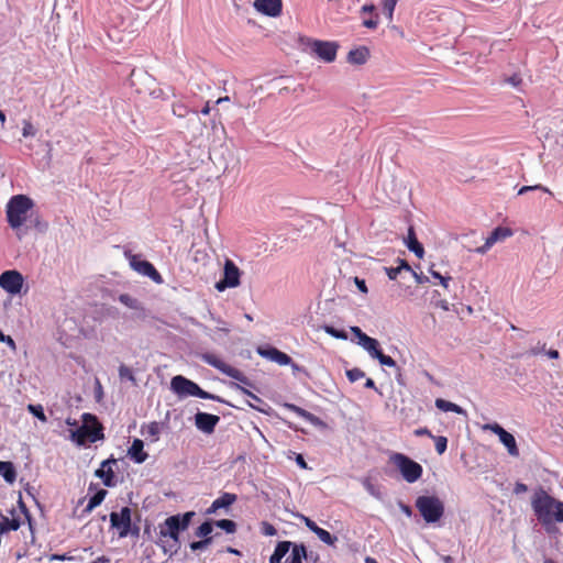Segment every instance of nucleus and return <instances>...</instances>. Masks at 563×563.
Masks as SVG:
<instances>
[{
	"label": "nucleus",
	"mask_w": 563,
	"mask_h": 563,
	"mask_svg": "<svg viewBox=\"0 0 563 563\" xmlns=\"http://www.w3.org/2000/svg\"><path fill=\"white\" fill-rule=\"evenodd\" d=\"M33 207L34 203L32 199L24 195L13 196L7 205L8 222L10 227L16 231L19 239H21L31 227L38 228L41 224Z\"/></svg>",
	"instance_id": "obj_1"
},
{
	"label": "nucleus",
	"mask_w": 563,
	"mask_h": 563,
	"mask_svg": "<svg viewBox=\"0 0 563 563\" xmlns=\"http://www.w3.org/2000/svg\"><path fill=\"white\" fill-rule=\"evenodd\" d=\"M563 503L554 499L547 492L540 489L532 498V508L541 525L551 531V528L556 522V515L561 511Z\"/></svg>",
	"instance_id": "obj_2"
},
{
	"label": "nucleus",
	"mask_w": 563,
	"mask_h": 563,
	"mask_svg": "<svg viewBox=\"0 0 563 563\" xmlns=\"http://www.w3.org/2000/svg\"><path fill=\"white\" fill-rule=\"evenodd\" d=\"M363 265L368 273L367 277L372 279L388 278L394 280L398 276L401 278H408L409 276L418 278L416 272H413L409 264L402 260L399 261V264L396 267H388L384 265L382 261L375 258L366 260Z\"/></svg>",
	"instance_id": "obj_3"
},
{
	"label": "nucleus",
	"mask_w": 563,
	"mask_h": 563,
	"mask_svg": "<svg viewBox=\"0 0 563 563\" xmlns=\"http://www.w3.org/2000/svg\"><path fill=\"white\" fill-rule=\"evenodd\" d=\"M211 269L222 268V277L219 282H240V278L260 279L264 278L263 269L260 266L247 265L240 267L233 260L224 257L223 262L209 261Z\"/></svg>",
	"instance_id": "obj_4"
},
{
	"label": "nucleus",
	"mask_w": 563,
	"mask_h": 563,
	"mask_svg": "<svg viewBox=\"0 0 563 563\" xmlns=\"http://www.w3.org/2000/svg\"><path fill=\"white\" fill-rule=\"evenodd\" d=\"M84 424L71 431L70 438L78 445H85L87 442L95 443L104 439L103 427L97 417L91 413L82 415Z\"/></svg>",
	"instance_id": "obj_5"
},
{
	"label": "nucleus",
	"mask_w": 563,
	"mask_h": 563,
	"mask_svg": "<svg viewBox=\"0 0 563 563\" xmlns=\"http://www.w3.org/2000/svg\"><path fill=\"white\" fill-rule=\"evenodd\" d=\"M389 463L399 471L407 483H415L422 476V466L404 453L396 452L390 454Z\"/></svg>",
	"instance_id": "obj_6"
},
{
	"label": "nucleus",
	"mask_w": 563,
	"mask_h": 563,
	"mask_svg": "<svg viewBox=\"0 0 563 563\" xmlns=\"http://www.w3.org/2000/svg\"><path fill=\"white\" fill-rule=\"evenodd\" d=\"M214 166L222 174L238 173L240 168V157L236 151L229 145H220L213 151L211 156Z\"/></svg>",
	"instance_id": "obj_7"
},
{
	"label": "nucleus",
	"mask_w": 563,
	"mask_h": 563,
	"mask_svg": "<svg viewBox=\"0 0 563 563\" xmlns=\"http://www.w3.org/2000/svg\"><path fill=\"white\" fill-rule=\"evenodd\" d=\"M416 508L428 523L439 521L444 514V504L437 496H419L416 499Z\"/></svg>",
	"instance_id": "obj_8"
},
{
	"label": "nucleus",
	"mask_w": 563,
	"mask_h": 563,
	"mask_svg": "<svg viewBox=\"0 0 563 563\" xmlns=\"http://www.w3.org/2000/svg\"><path fill=\"white\" fill-rule=\"evenodd\" d=\"M170 387L173 391L179 396H195L202 399L222 401L220 397L209 394L208 391L201 389L196 383L187 379L181 375H177L172 378Z\"/></svg>",
	"instance_id": "obj_9"
},
{
	"label": "nucleus",
	"mask_w": 563,
	"mask_h": 563,
	"mask_svg": "<svg viewBox=\"0 0 563 563\" xmlns=\"http://www.w3.org/2000/svg\"><path fill=\"white\" fill-rule=\"evenodd\" d=\"M123 255L129 262L132 271L140 276L151 279L152 282H162V277L152 263L144 260L141 254H134L128 247H124Z\"/></svg>",
	"instance_id": "obj_10"
},
{
	"label": "nucleus",
	"mask_w": 563,
	"mask_h": 563,
	"mask_svg": "<svg viewBox=\"0 0 563 563\" xmlns=\"http://www.w3.org/2000/svg\"><path fill=\"white\" fill-rule=\"evenodd\" d=\"M339 44L336 42L308 38L305 42V51L317 56L324 63H332L336 58Z\"/></svg>",
	"instance_id": "obj_11"
},
{
	"label": "nucleus",
	"mask_w": 563,
	"mask_h": 563,
	"mask_svg": "<svg viewBox=\"0 0 563 563\" xmlns=\"http://www.w3.org/2000/svg\"><path fill=\"white\" fill-rule=\"evenodd\" d=\"M201 358L207 364L219 369L222 374L242 383L245 386L254 387V384L240 369L227 364L216 354L206 353L201 356Z\"/></svg>",
	"instance_id": "obj_12"
},
{
	"label": "nucleus",
	"mask_w": 563,
	"mask_h": 563,
	"mask_svg": "<svg viewBox=\"0 0 563 563\" xmlns=\"http://www.w3.org/2000/svg\"><path fill=\"white\" fill-rule=\"evenodd\" d=\"M132 511L129 507H123L119 512L112 511L110 514L111 528L118 531L119 538H125L130 533L137 534L139 528L132 531Z\"/></svg>",
	"instance_id": "obj_13"
},
{
	"label": "nucleus",
	"mask_w": 563,
	"mask_h": 563,
	"mask_svg": "<svg viewBox=\"0 0 563 563\" xmlns=\"http://www.w3.org/2000/svg\"><path fill=\"white\" fill-rule=\"evenodd\" d=\"M257 354L262 357H265L272 362L277 363L278 365H289L291 364L294 368H297V365L292 363L291 357L279 351L273 346H258L256 350Z\"/></svg>",
	"instance_id": "obj_14"
},
{
	"label": "nucleus",
	"mask_w": 563,
	"mask_h": 563,
	"mask_svg": "<svg viewBox=\"0 0 563 563\" xmlns=\"http://www.w3.org/2000/svg\"><path fill=\"white\" fill-rule=\"evenodd\" d=\"M219 421V416L207 412H197L195 416L196 427L207 434H211L214 431Z\"/></svg>",
	"instance_id": "obj_15"
},
{
	"label": "nucleus",
	"mask_w": 563,
	"mask_h": 563,
	"mask_svg": "<svg viewBox=\"0 0 563 563\" xmlns=\"http://www.w3.org/2000/svg\"><path fill=\"white\" fill-rule=\"evenodd\" d=\"M117 460L111 457L104 460L100 467L95 472V475L102 479L104 486L112 487L115 485L114 472L112 470V464H115Z\"/></svg>",
	"instance_id": "obj_16"
},
{
	"label": "nucleus",
	"mask_w": 563,
	"mask_h": 563,
	"mask_svg": "<svg viewBox=\"0 0 563 563\" xmlns=\"http://www.w3.org/2000/svg\"><path fill=\"white\" fill-rule=\"evenodd\" d=\"M179 515H174L168 517L164 523L161 526L159 533L162 537H169L174 541H178L179 531L181 530L179 523Z\"/></svg>",
	"instance_id": "obj_17"
},
{
	"label": "nucleus",
	"mask_w": 563,
	"mask_h": 563,
	"mask_svg": "<svg viewBox=\"0 0 563 563\" xmlns=\"http://www.w3.org/2000/svg\"><path fill=\"white\" fill-rule=\"evenodd\" d=\"M254 8L268 16H278L282 12V0H255Z\"/></svg>",
	"instance_id": "obj_18"
},
{
	"label": "nucleus",
	"mask_w": 563,
	"mask_h": 563,
	"mask_svg": "<svg viewBox=\"0 0 563 563\" xmlns=\"http://www.w3.org/2000/svg\"><path fill=\"white\" fill-rule=\"evenodd\" d=\"M236 501V495L232 493H223L208 508L207 514H213L220 508H228Z\"/></svg>",
	"instance_id": "obj_19"
},
{
	"label": "nucleus",
	"mask_w": 563,
	"mask_h": 563,
	"mask_svg": "<svg viewBox=\"0 0 563 563\" xmlns=\"http://www.w3.org/2000/svg\"><path fill=\"white\" fill-rule=\"evenodd\" d=\"M369 57V51L365 46H360L357 48L351 49L347 54V62L352 65H363L367 62Z\"/></svg>",
	"instance_id": "obj_20"
},
{
	"label": "nucleus",
	"mask_w": 563,
	"mask_h": 563,
	"mask_svg": "<svg viewBox=\"0 0 563 563\" xmlns=\"http://www.w3.org/2000/svg\"><path fill=\"white\" fill-rule=\"evenodd\" d=\"M308 555L309 552L307 551L305 544L295 543L292 545L289 556L286 559V563H305L307 561Z\"/></svg>",
	"instance_id": "obj_21"
},
{
	"label": "nucleus",
	"mask_w": 563,
	"mask_h": 563,
	"mask_svg": "<svg viewBox=\"0 0 563 563\" xmlns=\"http://www.w3.org/2000/svg\"><path fill=\"white\" fill-rule=\"evenodd\" d=\"M407 247L416 254L417 257L422 258L424 255V249L416 238V233L412 227L408 230V236L405 241Z\"/></svg>",
	"instance_id": "obj_22"
},
{
	"label": "nucleus",
	"mask_w": 563,
	"mask_h": 563,
	"mask_svg": "<svg viewBox=\"0 0 563 563\" xmlns=\"http://www.w3.org/2000/svg\"><path fill=\"white\" fill-rule=\"evenodd\" d=\"M144 444L143 441L140 439H135L129 449V455L131 459H133L136 463H143L147 459V453L144 452Z\"/></svg>",
	"instance_id": "obj_23"
},
{
	"label": "nucleus",
	"mask_w": 563,
	"mask_h": 563,
	"mask_svg": "<svg viewBox=\"0 0 563 563\" xmlns=\"http://www.w3.org/2000/svg\"><path fill=\"white\" fill-rule=\"evenodd\" d=\"M512 235V230L505 227H497L493 230L490 235L487 238V246H493L495 243L504 241L505 239Z\"/></svg>",
	"instance_id": "obj_24"
},
{
	"label": "nucleus",
	"mask_w": 563,
	"mask_h": 563,
	"mask_svg": "<svg viewBox=\"0 0 563 563\" xmlns=\"http://www.w3.org/2000/svg\"><path fill=\"white\" fill-rule=\"evenodd\" d=\"M357 344H360L364 350H366L373 358H375V356L380 351L378 347V341L368 335H363L361 341H357Z\"/></svg>",
	"instance_id": "obj_25"
},
{
	"label": "nucleus",
	"mask_w": 563,
	"mask_h": 563,
	"mask_svg": "<svg viewBox=\"0 0 563 563\" xmlns=\"http://www.w3.org/2000/svg\"><path fill=\"white\" fill-rule=\"evenodd\" d=\"M21 527V521L19 518H9L7 516L0 515V532L5 533L9 531H16Z\"/></svg>",
	"instance_id": "obj_26"
},
{
	"label": "nucleus",
	"mask_w": 563,
	"mask_h": 563,
	"mask_svg": "<svg viewBox=\"0 0 563 563\" xmlns=\"http://www.w3.org/2000/svg\"><path fill=\"white\" fill-rule=\"evenodd\" d=\"M0 475L5 482L12 484L16 479V472L12 462L0 461Z\"/></svg>",
	"instance_id": "obj_27"
},
{
	"label": "nucleus",
	"mask_w": 563,
	"mask_h": 563,
	"mask_svg": "<svg viewBox=\"0 0 563 563\" xmlns=\"http://www.w3.org/2000/svg\"><path fill=\"white\" fill-rule=\"evenodd\" d=\"M499 440L507 448L508 453L510 455H512V456H518L519 455V450H518V446H517V443H516V439H515V437L511 433H509L508 431H505L499 437Z\"/></svg>",
	"instance_id": "obj_28"
},
{
	"label": "nucleus",
	"mask_w": 563,
	"mask_h": 563,
	"mask_svg": "<svg viewBox=\"0 0 563 563\" xmlns=\"http://www.w3.org/2000/svg\"><path fill=\"white\" fill-rule=\"evenodd\" d=\"M162 431V426L157 421L150 422L144 429L143 434L151 442H157L159 440V434Z\"/></svg>",
	"instance_id": "obj_29"
},
{
	"label": "nucleus",
	"mask_w": 563,
	"mask_h": 563,
	"mask_svg": "<svg viewBox=\"0 0 563 563\" xmlns=\"http://www.w3.org/2000/svg\"><path fill=\"white\" fill-rule=\"evenodd\" d=\"M435 407L444 412H455V413H459V415H462L464 413V409L462 407H460L459 405L454 404V402H451V401H448L445 399H442V398H437L435 399Z\"/></svg>",
	"instance_id": "obj_30"
},
{
	"label": "nucleus",
	"mask_w": 563,
	"mask_h": 563,
	"mask_svg": "<svg viewBox=\"0 0 563 563\" xmlns=\"http://www.w3.org/2000/svg\"><path fill=\"white\" fill-rule=\"evenodd\" d=\"M107 495V490L106 489H99L90 499H89V503L87 505V507L85 508V512L86 514H89L90 511H92V509H95L97 506H99L104 497Z\"/></svg>",
	"instance_id": "obj_31"
},
{
	"label": "nucleus",
	"mask_w": 563,
	"mask_h": 563,
	"mask_svg": "<svg viewBox=\"0 0 563 563\" xmlns=\"http://www.w3.org/2000/svg\"><path fill=\"white\" fill-rule=\"evenodd\" d=\"M24 282L23 276L18 271H5L0 275V283H19Z\"/></svg>",
	"instance_id": "obj_32"
},
{
	"label": "nucleus",
	"mask_w": 563,
	"mask_h": 563,
	"mask_svg": "<svg viewBox=\"0 0 563 563\" xmlns=\"http://www.w3.org/2000/svg\"><path fill=\"white\" fill-rule=\"evenodd\" d=\"M314 534L322 541L324 542L325 544L328 545H334L335 542L338 541V538L335 536H332L329 531L322 529V528H319Z\"/></svg>",
	"instance_id": "obj_33"
},
{
	"label": "nucleus",
	"mask_w": 563,
	"mask_h": 563,
	"mask_svg": "<svg viewBox=\"0 0 563 563\" xmlns=\"http://www.w3.org/2000/svg\"><path fill=\"white\" fill-rule=\"evenodd\" d=\"M0 286L10 295L20 294L22 290L27 291V284H0Z\"/></svg>",
	"instance_id": "obj_34"
},
{
	"label": "nucleus",
	"mask_w": 563,
	"mask_h": 563,
	"mask_svg": "<svg viewBox=\"0 0 563 563\" xmlns=\"http://www.w3.org/2000/svg\"><path fill=\"white\" fill-rule=\"evenodd\" d=\"M26 408H27V411L30 413H32L34 417H36L40 421H42V422L47 421V417L44 413V409H43L42 405L29 404Z\"/></svg>",
	"instance_id": "obj_35"
},
{
	"label": "nucleus",
	"mask_w": 563,
	"mask_h": 563,
	"mask_svg": "<svg viewBox=\"0 0 563 563\" xmlns=\"http://www.w3.org/2000/svg\"><path fill=\"white\" fill-rule=\"evenodd\" d=\"M119 300L126 307L131 308V309H135V310H141L143 309L140 301L135 298H132L131 296L126 295V294H123V295H120L119 297Z\"/></svg>",
	"instance_id": "obj_36"
},
{
	"label": "nucleus",
	"mask_w": 563,
	"mask_h": 563,
	"mask_svg": "<svg viewBox=\"0 0 563 563\" xmlns=\"http://www.w3.org/2000/svg\"><path fill=\"white\" fill-rule=\"evenodd\" d=\"M295 543L290 541H279L274 550V553L282 559L292 549Z\"/></svg>",
	"instance_id": "obj_37"
},
{
	"label": "nucleus",
	"mask_w": 563,
	"mask_h": 563,
	"mask_svg": "<svg viewBox=\"0 0 563 563\" xmlns=\"http://www.w3.org/2000/svg\"><path fill=\"white\" fill-rule=\"evenodd\" d=\"M397 2V0H382L383 11L389 22L393 21V14Z\"/></svg>",
	"instance_id": "obj_38"
},
{
	"label": "nucleus",
	"mask_w": 563,
	"mask_h": 563,
	"mask_svg": "<svg viewBox=\"0 0 563 563\" xmlns=\"http://www.w3.org/2000/svg\"><path fill=\"white\" fill-rule=\"evenodd\" d=\"M213 530V526H212V522L211 521H205L203 523H201L195 534L198 537V538H210L209 534L212 532Z\"/></svg>",
	"instance_id": "obj_39"
},
{
	"label": "nucleus",
	"mask_w": 563,
	"mask_h": 563,
	"mask_svg": "<svg viewBox=\"0 0 563 563\" xmlns=\"http://www.w3.org/2000/svg\"><path fill=\"white\" fill-rule=\"evenodd\" d=\"M429 273L431 276L435 279H439V282H450L453 279L451 275L445 271L443 274L441 271L437 269V265H431L429 268Z\"/></svg>",
	"instance_id": "obj_40"
},
{
	"label": "nucleus",
	"mask_w": 563,
	"mask_h": 563,
	"mask_svg": "<svg viewBox=\"0 0 563 563\" xmlns=\"http://www.w3.org/2000/svg\"><path fill=\"white\" fill-rule=\"evenodd\" d=\"M216 525L227 533H234L236 531V523L230 519L218 520Z\"/></svg>",
	"instance_id": "obj_41"
},
{
	"label": "nucleus",
	"mask_w": 563,
	"mask_h": 563,
	"mask_svg": "<svg viewBox=\"0 0 563 563\" xmlns=\"http://www.w3.org/2000/svg\"><path fill=\"white\" fill-rule=\"evenodd\" d=\"M435 442V451L438 454H443L448 448V439L443 435L432 438Z\"/></svg>",
	"instance_id": "obj_42"
},
{
	"label": "nucleus",
	"mask_w": 563,
	"mask_h": 563,
	"mask_svg": "<svg viewBox=\"0 0 563 563\" xmlns=\"http://www.w3.org/2000/svg\"><path fill=\"white\" fill-rule=\"evenodd\" d=\"M22 135L23 137H32L36 134L35 126L29 120H23Z\"/></svg>",
	"instance_id": "obj_43"
},
{
	"label": "nucleus",
	"mask_w": 563,
	"mask_h": 563,
	"mask_svg": "<svg viewBox=\"0 0 563 563\" xmlns=\"http://www.w3.org/2000/svg\"><path fill=\"white\" fill-rule=\"evenodd\" d=\"M379 361L382 365L388 366V367H395L397 364L393 357L389 355H385L382 350L378 352V354L375 356Z\"/></svg>",
	"instance_id": "obj_44"
},
{
	"label": "nucleus",
	"mask_w": 563,
	"mask_h": 563,
	"mask_svg": "<svg viewBox=\"0 0 563 563\" xmlns=\"http://www.w3.org/2000/svg\"><path fill=\"white\" fill-rule=\"evenodd\" d=\"M346 376L351 383H354L363 378L365 376V373L362 369L354 367L352 369L346 371Z\"/></svg>",
	"instance_id": "obj_45"
},
{
	"label": "nucleus",
	"mask_w": 563,
	"mask_h": 563,
	"mask_svg": "<svg viewBox=\"0 0 563 563\" xmlns=\"http://www.w3.org/2000/svg\"><path fill=\"white\" fill-rule=\"evenodd\" d=\"M232 387H234L235 389L240 390L244 395L249 396L252 400H254V401H256L258 404L263 402V400L257 395H255L254 393H252L251 390H249L244 386H241L240 384L233 383Z\"/></svg>",
	"instance_id": "obj_46"
},
{
	"label": "nucleus",
	"mask_w": 563,
	"mask_h": 563,
	"mask_svg": "<svg viewBox=\"0 0 563 563\" xmlns=\"http://www.w3.org/2000/svg\"><path fill=\"white\" fill-rule=\"evenodd\" d=\"M504 81L515 88H519L522 85V77L520 74H514L511 76H506Z\"/></svg>",
	"instance_id": "obj_47"
},
{
	"label": "nucleus",
	"mask_w": 563,
	"mask_h": 563,
	"mask_svg": "<svg viewBox=\"0 0 563 563\" xmlns=\"http://www.w3.org/2000/svg\"><path fill=\"white\" fill-rule=\"evenodd\" d=\"M532 190H542L544 192H548L549 195H552L551 190L542 185H534V186H522L519 190H518V195H525L526 192L528 191H532Z\"/></svg>",
	"instance_id": "obj_48"
},
{
	"label": "nucleus",
	"mask_w": 563,
	"mask_h": 563,
	"mask_svg": "<svg viewBox=\"0 0 563 563\" xmlns=\"http://www.w3.org/2000/svg\"><path fill=\"white\" fill-rule=\"evenodd\" d=\"M211 542H212V538H203L200 541L191 542L190 543V549L192 551L202 550V549H206L209 544H211Z\"/></svg>",
	"instance_id": "obj_49"
},
{
	"label": "nucleus",
	"mask_w": 563,
	"mask_h": 563,
	"mask_svg": "<svg viewBox=\"0 0 563 563\" xmlns=\"http://www.w3.org/2000/svg\"><path fill=\"white\" fill-rule=\"evenodd\" d=\"M194 516H195L194 511H188V512L184 514L183 516L179 515L178 523H179L181 530H186L189 527L191 518Z\"/></svg>",
	"instance_id": "obj_50"
},
{
	"label": "nucleus",
	"mask_w": 563,
	"mask_h": 563,
	"mask_svg": "<svg viewBox=\"0 0 563 563\" xmlns=\"http://www.w3.org/2000/svg\"><path fill=\"white\" fill-rule=\"evenodd\" d=\"M194 260H195L196 262H198V261H206V262L203 263V265H205L207 268H211V265L209 264V261H213V260H212V258H210V257L208 256V254H207L206 252H203V251H196V252H195V255H194Z\"/></svg>",
	"instance_id": "obj_51"
},
{
	"label": "nucleus",
	"mask_w": 563,
	"mask_h": 563,
	"mask_svg": "<svg viewBox=\"0 0 563 563\" xmlns=\"http://www.w3.org/2000/svg\"><path fill=\"white\" fill-rule=\"evenodd\" d=\"M324 330H325V332H327L328 334L332 335L333 338H336V339H344V340L347 338V335H346V333H345L344 331L336 330V329H334V328H333V327H331V325H327V327L324 328Z\"/></svg>",
	"instance_id": "obj_52"
},
{
	"label": "nucleus",
	"mask_w": 563,
	"mask_h": 563,
	"mask_svg": "<svg viewBox=\"0 0 563 563\" xmlns=\"http://www.w3.org/2000/svg\"><path fill=\"white\" fill-rule=\"evenodd\" d=\"M119 375H120L121 378H128V379H130L132 382L135 380L133 372L131 371V368H129L125 365H121L119 367Z\"/></svg>",
	"instance_id": "obj_53"
},
{
	"label": "nucleus",
	"mask_w": 563,
	"mask_h": 563,
	"mask_svg": "<svg viewBox=\"0 0 563 563\" xmlns=\"http://www.w3.org/2000/svg\"><path fill=\"white\" fill-rule=\"evenodd\" d=\"M262 530L265 536H269V537L275 536L277 533L276 528L268 522H263Z\"/></svg>",
	"instance_id": "obj_54"
},
{
	"label": "nucleus",
	"mask_w": 563,
	"mask_h": 563,
	"mask_svg": "<svg viewBox=\"0 0 563 563\" xmlns=\"http://www.w3.org/2000/svg\"><path fill=\"white\" fill-rule=\"evenodd\" d=\"M485 429H488L490 430L492 432H494L495 434H497L498 437H500L506 430L499 426L498 423H493V424H486L485 426Z\"/></svg>",
	"instance_id": "obj_55"
},
{
	"label": "nucleus",
	"mask_w": 563,
	"mask_h": 563,
	"mask_svg": "<svg viewBox=\"0 0 563 563\" xmlns=\"http://www.w3.org/2000/svg\"><path fill=\"white\" fill-rule=\"evenodd\" d=\"M305 563H324L321 561L319 553L310 551Z\"/></svg>",
	"instance_id": "obj_56"
},
{
	"label": "nucleus",
	"mask_w": 563,
	"mask_h": 563,
	"mask_svg": "<svg viewBox=\"0 0 563 563\" xmlns=\"http://www.w3.org/2000/svg\"><path fill=\"white\" fill-rule=\"evenodd\" d=\"M306 527L313 533L320 528L313 520L308 517H303Z\"/></svg>",
	"instance_id": "obj_57"
},
{
	"label": "nucleus",
	"mask_w": 563,
	"mask_h": 563,
	"mask_svg": "<svg viewBox=\"0 0 563 563\" xmlns=\"http://www.w3.org/2000/svg\"><path fill=\"white\" fill-rule=\"evenodd\" d=\"M544 350H545V343H542V344H541V343L539 342V343H538V345H537V346H534V347H532L528 353H529L530 355H538V354H540V353L544 352Z\"/></svg>",
	"instance_id": "obj_58"
},
{
	"label": "nucleus",
	"mask_w": 563,
	"mask_h": 563,
	"mask_svg": "<svg viewBox=\"0 0 563 563\" xmlns=\"http://www.w3.org/2000/svg\"><path fill=\"white\" fill-rule=\"evenodd\" d=\"M415 434L417 437L427 435L429 438H434V435L431 433V431L428 428H419L415 430Z\"/></svg>",
	"instance_id": "obj_59"
},
{
	"label": "nucleus",
	"mask_w": 563,
	"mask_h": 563,
	"mask_svg": "<svg viewBox=\"0 0 563 563\" xmlns=\"http://www.w3.org/2000/svg\"><path fill=\"white\" fill-rule=\"evenodd\" d=\"M363 25L367 29H376L378 25L377 16L375 19L365 20Z\"/></svg>",
	"instance_id": "obj_60"
},
{
	"label": "nucleus",
	"mask_w": 563,
	"mask_h": 563,
	"mask_svg": "<svg viewBox=\"0 0 563 563\" xmlns=\"http://www.w3.org/2000/svg\"><path fill=\"white\" fill-rule=\"evenodd\" d=\"M351 331L357 338L358 341H361L363 335H367L358 327H352Z\"/></svg>",
	"instance_id": "obj_61"
},
{
	"label": "nucleus",
	"mask_w": 563,
	"mask_h": 563,
	"mask_svg": "<svg viewBox=\"0 0 563 563\" xmlns=\"http://www.w3.org/2000/svg\"><path fill=\"white\" fill-rule=\"evenodd\" d=\"M3 343H5L13 351L16 349L14 340L9 335H5Z\"/></svg>",
	"instance_id": "obj_62"
},
{
	"label": "nucleus",
	"mask_w": 563,
	"mask_h": 563,
	"mask_svg": "<svg viewBox=\"0 0 563 563\" xmlns=\"http://www.w3.org/2000/svg\"><path fill=\"white\" fill-rule=\"evenodd\" d=\"M296 462L297 464L301 467V468H307V463L303 459V456L301 454H298L297 457H296Z\"/></svg>",
	"instance_id": "obj_63"
},
{
	"label": "nucleus",
	"mask_w": 563,
	"mask_h": 563,
	"mask_svg": "<svg viewBox=\"0 0 563 563\" xmlns=\"http://www.w3.org/2000/svg\"><path fill=\"white\" fill-rule=\"evenodd\" d=\"M91 563H110V559L106 555H101V556L97 558L95 561H92Z\"/></svg>",
	"instance_id": "obj_64"
}]
</instances>
